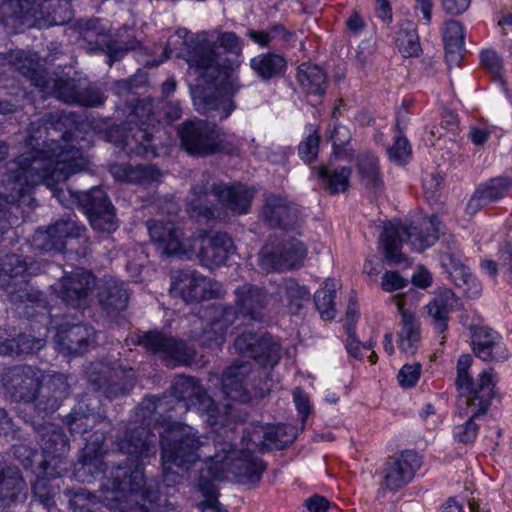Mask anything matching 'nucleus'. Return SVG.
I'll list each match as a JSON object with an SVG mask.
<instances>
[{
  "label": "nucleus",
  "mask_w": 512,
  "mask_h": 512,
  "mask_svg": "<svg viewBox=\"0 0 512 512\" xmlns=\"http://www.w3.org/2000/svg\"><path fill=\"white\" fill-rule=\"evenodd\" d=\"M82 123L75 112L45 114L30 123L27 144L32 149L18 156L8 166V182L21 198L26 187L45 184L59 197L58 185L73 174L84 171L88 161L79 148L71 144L73 130Z\"/></svg>",
  "instance_id": "f257e3e1"
},
{
  "label": "nucleus",
  "mask_w": 512,
  "mask_h": 512,
  "mask_svg": "<svg viewBox=\"0 0 512 512\" xmlns=\"http://www.w3.org/2000/svg\"><path fill=\"white\" fill-rule=\"evenodd\" d=\"M296 437L297 430L290 425L251 424L243 431L242 448L238 450L229 441H214L215 453L205 460L207 473L214 479L232 475L241 484L256 483L265 466L253 454L266 449H282Z\"/></svg>",
  "instance_id": "f03ea898"
},
{
  "label": "nucleus",
  "mask_w": 512,
  "mask_h": 512,
  "mask_svg": "<svg viewBox=\"0 0 512 512\" xmlns=\"http://www.w3.org/2000/svg\"><path fill=\"white\" fill-rule=\"evenodd\" d=\"M177 42L183 46V50L176 55L182 57L188 64V73L193 76L197 82H210L218 72V55L216 47L210 41L209 32L201 31L191 35L186 28H179L175 32ZM176 41L172 38L168 45L164 48L163 56L160 60H147L145 58L146 49L138 42L134 43L130 40V51L134 52V57L143 62L146 66H157L168 59L172 53L171 46ZM193 103L197 111L200 113H208L212 110H219L221 119L227 118L235 108L234 103L230 99H219L205 92L198 83L191 91Z\"/></svg>",
  "instance_id": "7ed1b4c3"
},
{
  "label": "nucleus",
  "mask_w": 512,
  "mask_h": 512,
  "mask_svg": "<svg viewBox=\"0 0 512 512\" xmlns=\"http://www.w3.org/2000/svg\"><path fill=\"white\" fill-rule=\"evenodd\" d=\"M1 383L12 402L29 405V414L40 417H51L70 393L64 374L45 376L39 368L26 364L6 368Z\"/></svg>",
  "instance_id": "20e7f679"
},
{
  "label": "nucleus",
  "mask_w": 512,
  "mask_h": 512,
  "mask_svg": "<svg viewBox=\"0 0 512 512\" xmlns=\"http://www.w3.org/2000/svg\"><path fill=\"white\" fill-rule=\"evenodd\" d=\"M148 231L151 240L164 254L186 259L197 257L209 269L224 265L234 251L233 241L225 233L197 231L183 238L182 231L172 221L158 220L149 222Z\"/></svg>",
  "instance_id": "39448f33"
},
{
  "label": "nucleus",
  "mask_w": 512,
  "mask_h": 512,
  "mask_svg": "<svg viewBox=\"0 0 512 512\" xmlns=\"http://www.w3.org/2000/svg\"><path fill=\"white\" fill-rule=\"evenodd\" d=\"M472 364L470 355H461L457 361L456 385L461 394L453 437L460 443L473 442L478 434V421L488 410L494 396V380L491 370H484L473 381L468 370Z\"/></svg>",
  "instance_id": "423d86ee"
},
{
  "label": "nucleus",
  "mask_w": 512,
  "mask_h": 512,
  "mask_svg": "<svg viewBox=\"0 0 512 512\" xmlns=\"http://www.w3.org/2000/svg\"><path fill=\"white\" fill-rule=\"evenodd\" d=\"M124 436H127L124 431ZM112 455L122 454L123 460L112 462L110 476L101 484V497L80 489L72 493L69 504L73 512H128V440L126 437L115 441Z\"/></svg>",
  "instance_id": "0eeeda50"
},
{
  "label": "nucleus",
  "mask_w": 512,
  "mask_h": 512,
  "mask_svg": "<svg viewBox=\"0 0 512 512\" xmlns=\"http://www.w3.org/2000/svg\"><path fill=\"white\" fill-rule=\"evenodd\" d=\"M254 196V190L243 185L228 186L208 182L195 185L187 203V212L191 218L214 217L213 203L217 201L222 207L234 214L247 213Z\"/></svg>",
  "instance_id": "6e6552de"
},
{
  "label": "nucleus",
  "mask_w": 512,
  "mask_h": 512,
  "mask_svg": "<svg viewBox=\"0 0 512 512\" xmlns=\"http://www.w3.org/2000/svg\"><path fill=\"white\" fill-rule=\"evenodd\" d=\"M438 225V218L434 215L425 217L419 223H412L409 226L385 224L380 236V244L385 256L395 264L405 261L400 252L404 241L418 252L431 247L438 239Z\"/></svg>",
  "instance_id": "1a4fd4ad"
},
{
  "label": "nucleus",
  "mask_w": 512,
  "mask_h": 512,
  "mask_svg": "<svg viewBox=\"0 0 512 512\" xmlns=\"http://www.w3.org/2000/svg\"><path fill=\"white\" fill-rule=\"evenodd\" d=\"M2 23L17 32L23 26H31L38 14L50 18L56 25L72 18L70 0H4L0 6Z\"/></svg>",
  "instance_id": "9d476101"
},
{
  "label": "nucleus",
  "mask_w": 512,
  "mask_h": 512,
  "mask_svg": "<svg viewBox=\"0 0 512 512\" xmlns=\"http://www.w3.org/2000/svg\"><path fill=\"white\" fill-rule=\"evenodd\" d=\"M162 465L165 472L170 465L179 467L195 463L205 456L209 447L208 438L198 434V431L184 423H173L161 436Z\"/></svg>",
  "instance_id": "9b49d317"
},
{
  "label": "nucleus",
  "mask_w": 512,
  "mask_h": 512,
  "mask_svg": "<svg viewBox=\"0 0 512 512\" xmlns=\"http://www.w3.org/2000/svg\"><path fill=\"white\" fill-rule=\"evenodd\" d=\"M155 454L153 440L145 437L144 440L132 442L130 440V464L137 462L144 464L145 460ZM154 480L147 481L138 467L130 474V512H161L160 507L166 502L156 487Z\"/></svg>",
  "instance_id": "f8f14e48"
},
{
  "label": "nucleus",
  "mask_w": 512,
  "mask_h": 512,
  "mask_svg": "<svg viewBox=\"0 0 512 512\" xmlns=\"http://www.w3.org/2000/svg\"><path fill=\"white\" fill-rule=\"evenodd\" d=\"M182 147L193 155H211L218 152L234 154L238 145L217 125L203 120L186 121L178 127Z\"/></svg>",
  "instance_id": "ddd939ff"
},
{
  "label": "nucleus",
  "mask_w": 512,
  "mask_h": 512,
  "mask_svg": "<svg viewBox=\"0 0 512 512\" xmlns=\"http://www.w3.org/2000/svg\"><path fill=\"white\" fill-rule=\"evenodd\" d=\"M12 63L40 92L52 95L66 104L76 103L80 87L75 79L49 74L46 69L25 56L23 51L15 54Z\"/></svg>",
  "instance_id": "4468645a"
},
{
  "label": "nucleus",
  "mask_w": 512,
  "mask_h": 512,
  "mask_svg": "<svg viewBox=\"0 0 512 512\" xmlns=\"http://www.w3.org/2000/svg\"><path fill=\"white\" fill-rule=\"evenodd\" d=\"M29 422L36 431L41 448L46 458L44 460L45 475L48 477L61 476L67 469L65 458L70 450L69 442L63 430L49 421L51 417H40L28 414Z\"/></svg>",
  "instance_id": "2eb2a0df"
},
{
  "label": "nucleus",
  "mask_w": 512,
  "mask_h": 512,
  "mask_svg": "<svg viewBox=\"0 0 512 512\" xmlns=\"http://www.w3.org/2000/svg\"><path fill=\"white\" fill-rule=\"evenodd\" d=\"M172 292L186 303L219 297L224 293L222 284L196 271H180L171 285Z\"/></svg>",
  "instance_id": "dca6fc26"
},
{
  "label": "nucleus",
  "mask_w": 512,
  "mask_h": 512,
  "mask_svg": "<svg viewBox=\"0 0 512 512\" xmlns=\"http://www.w3.org/2000/svg\"><path fill=\"white\" fill-rule=\"evenodd\" d=\"M420 456L414 451H404L391 457L383 468L381 488L396 491L408 484L421 467Z\"/></svg>",
  "instance_id": "f3484780"
},
{
  "label": "nucleus",
  "mask_w": 512,
  "mask_h": 512,
  "mask_svg": "<svg viewBox=\"0 0 512 512\" xmlns=\"http://www.w3.org/2000/svg\"><path fill=\"white\" fill-rule=\"evenodd\" d=\"M306 253L307 249L302 242L291 239L278 252L265 246L259 254V265L265 272L291 269L303 263Z\"/></svg>",
  "instance_id": "a211bd4d"
},
{
  "label": "nucleus",
  "mask_w": 512,
  "mask_h": 512,
  "mask_svg": "<svg viewBox=\"0 0 512 512\" xmlns=\"http://www.w3.org/2000/svg\"><path fill=\"white\" fill-rule=\"evenodd\" d=\"M173 389L175 396L185 402L188 409L195 408L201 414L207 415V421L212 425L218 422V408L214 400L206 395L194 378L184 376L177 378Z\"/></svg>",
  "instance_id": "6ab92c4d"
},
{
  "label": "nucleus",
  "mask_w": 512,
  "mask_h": 512,
  "mask_svg": "<svg viewBox=\"0 0 512 512\" xmlns=\"http://www.w3.org/2000/svg\"><path fill=\"white\" fill-rule=\"evenodd\" d=\"M94 285L93 275L83 268H77L60 279L57 293L67 305L83 308L87 305L88 296Z\"/></svg>",
  "instance_id": "aec40b11"
},
{
  "label": "nucleus",
  "mask_w": 512,
  "mask_h": 512,
  "mask_svg": "<svg viewBox=\"0 0 512 512\" xmlns=\"http://www.w3.org/2000/svg\"><path fill=\"white\" fill-rule=\"evenodd\" d=\"M142 343L147 349L158 354L169 366L187 365L194 357V351L186 347L184 342L159 332L147 333Z\"/></svg>",
  "instance_id": "412c9836"
},
{
  "label": "nucleus",
  "mask_w": 512,
  "mask_h": 512,
  "mask_svg": "<svg viewBox=\"0 0 512 512\" xmlns=\"http://www.w3.org/2000/svg\"><path fill=\"white\" fill-rule=\"evenodd\" d=\"M83 228L71 218L57 220L46 230L38 229L33 237L34 245L44 251L62 252L69 238H77Z\"/></svg>",
  "instance_id": "4be33fe9"
},
{
  "label": "nucleus",
  "mask_w": 512,
  "mask_h": 512,
  "mask_svg": "<svg viewBox=\"0 0 512 512\" xmlns=\"http://www.w3.org/2000/svg\"><path fill=\"white\" fill-rule=\"evenodd\" d=\"M234 348L239 353L246 354L263 365H274L280 358L281 347L271 336H257L248 332L238 336Z\"/></svg>",
  "instance_id": "5701e85b"
},
{
  "label": "nucleus",
  "mask_w": 512,
  "mask_h": 512,
  "mask_svg": "<svg viewBox=\"0 0 512 512\" xmlns=\"http://www.w3.org/2000/svg\"><path fill=\"white\" fill-rule=\"evenodd\" d=\"M27 485L18 467L0 462V509L23 502Z\"/></svg>",
  "instance_id": "b1692460"
},
{
  "label": "nucleus",
  "mask_w": 512,
  "mask_h": 512,
  "mask_svg": "<svg viewBox=\"0 0 512 512\" xmlns=\"http://www.w3.org/2000/svg\"><path fill=\"white\" fill-rule=\"evenodd\" d=\"M93 328L84 324H62L58 328L56 341L67 354L81 355L92 341Z\"/></svg>",
  "instance_id": "393cba45"
},
{
  "label": "nucleus",
  "mask_w": 512,
  "mask_h": 512,
  "mask_svg": "<svg viewBox=\"0 0 512 512\" xmlns=\"http://www.w3.org/2000/svg\"><path fill=\"white\" fill-rule=\"evenodd\" d=\"M475 354L483 361H502L507 358V349L501 336L488 327H478L472 336Z\"/></svg>",
  "instance_id": "a878e982"
},
{
  "label": "nucleus",
  "mask_w": 512,
  "mask_h": 512,
  "mask_svg": "<svg viewBox=\"0 0 512 512\" xmlns=\"http://www.w3.org/2000/svg\"><path fill=\"white\" fill-rule=\"evenodd\" d=\"M236 305L244 319L260 321L263 318L268 298L262 288L244 284L235 290Z\"/></svg>",
  "instance_id": "bb28decb"
},
{
  "label": "nucleus",
  "mask_w": 512,
  "mask_h": 512,
  "mask_svg": "<svg viewBox=\"0 0 512 512\" xmlns=\"http://www.w3.org/2000/svg\"><path fill=\"white\" fill-rule=\"evenodd\" d=\"M457 305L458 298L450 289L437 290L433 299L425 305L424 309L438 333H443L447 329L449 315Z\"/></svg>",
  "instance_id": "cd10ccee"
},
{
  "label": "nucleus",
  "mask_w": 512,
  "mask_h": 512,
  "mask_svg": "<svg viewBox=\"0 0 512 512\" xmlns=\"http://www.w3.org/2000/svg\"><path fill=\"white\" fill-rule=\"evenodd\" d=\"M442 267L450 274L455 284L462 287L464 292L471 298H476L481 294V283L470 273L469 269L463 265L461 259L452 253H443L440 255Z\"/></svg>",
  "instance_id": "c85d7f7f"
},
{
  "label": "nucleus",
  "mask_w": 512,
  "mask_h": 512,
  "mask_svg": "<svg viewBox=\"0 0 512 512\" xmlns=\"http://www.w3.org/2000/svg\"><path fill=\"white\" fill-rule=\"evenodd\" d=\"M397 310L401 315L400 330L398 331V348L405 354H414L420 342L419 323L415 314L406 309L403 302L398 298H393Z\"/></svg>",
  "instance_id": "c756f323"
},
{
  "label": "nucleus",
  "mask_w": 512,
  "mask_h": 512,
  "mask_svg": "<svg viewBox=\"0 0 512 512\" xmlns=\"http://www.w3.org/2000/svg\"><path fill=\"white\" fill-rule=\"evenodd\" d=\"M251 373V365L246 362L231 365L223 374L222 390L232 401L246 402L249 400L245 388V380Z\"/></svg>",
  "instance_id": "7c9ffc66"
},
{
  "label": "nucleus",
  "mask_w": 512,
  "mask_h": 512,
  "mask_svg": "<svg viewBox=\"0 0 512 512\" xmlns=\"http://www.w3.org/2000/svg\"><path fill=\"white\" fill-rule=\"evenodd\" d=\"M262 215L271 225L289 227L296 223L298 209L279 196L269 195L265 199Z\"/></svg>",
  "instance_id": "2f4dec72"
},
{
  "label": "nucleus",
  "mask_w": 512,
  "mask_h": 512,
  "mask_svg": "<svg viewBox=\"0 0 512 512\" xmlns=\"http://www.w3.org/2000/svg\"><path fill=\"white\" fill-rule=\"evenodd\" d=\"M512 187V180L508 177H496L480 186L467 204V209L475 211L503 198Z\"/></svg>",
  "instance_id": "473e14b6"
},
{
  "label": "nucleus",
  "mask_w": 512,
  "mask_h": 512,
  "mask_svg": "<svg viewBox=\"0 0 512 512\" xmlns=\"http://www.w3.org/2000/svg\"><path fill=\"white\" fill-rule=\"evenodd\" d=\"M97 296L100 306L110 316H117L127 307L128 294L116 280H106L100 286Z\"/></svg>",
  "instance_id": "72a5a7b5"
},
{
  "label": "nucleus",
  "mask_w": 512,
  "mask_h": 512,
  "mask_svg": "<svg viewBox=\"0 0 512 512\" xmlns=\"http://www.w3.org/2000/svg\"><path fill=\"white\" fill-rule=\"evenodd\" d=\"M9 301L14 305L28 304L44 308L45 303L42 299V293L32 288L25 281H9L2 283Z\"/></svg>",
  "instance_id": "f704fd0d"
},
{
  "label": "nucleus",
  "mask_w": 512,
  "mask_h": 512,
  "mask_svg": "<svg viewBox=\"0 0 512 512\" xmlns=\"http://www.w3.org/2000/svg\"><path fill=\"white\" fill-rule=\"evenodd\" d=\"M250 68L262 80H269L284 72L286 60L274 53L259 54L250 59Z\"/></svg>",
  "instance_id": "c9c22d12"
},
{
  "label": "nucleus",
  "mask_w": 512,
  "mask_h": 512,
  "mask_svg": "<svg viewBox=\"0 0 512 512\" xmlns=\"http://www.w3.org/2000/svg\"><path fill=\"white\" fill-rule=\"evenodd\" d=\"M297 81L309 94L321 95L326 88V74L317 65L303 63L298 67Z\"/></svg>",
  "instance_id": "e433bc0d"
},
{
  "label": "nucleus",
  "mask_w": 512,
  "mask_h": 512,
  "mask_svg": "<svg viewBox=\"0 0 512 512\" xmlns=\"http://www.w3.org/2000/svg\"><path fill=\"white\" fill-rule=\"evenodd\" d=\"M357 173L361 183L368 189L378 191L383 186V181L378 167V159L364 152L358 156Z\"/></svg>",
  "instance_id": "4c0bfd02"
},
{
  "label": "nucleus",
  "mask_w": 512,
  "mask_h": 512,
  "mask_svg": "<svg viewBox=\"0 0 512 512\" xmlns=\"http://www.w3.org/2000/svg\"><path fill=\"white\" fill-rule=\"evenodd\" d=\"M154 117L152 113L151 103L144 101L138 102L133 112L130 113V124L135 122L138 129L133 133V138L137 143L143 144L144 142H150L152 140V133L149 131L150 126L153 125Z\"/></svg>",
  "instance_id": "58836bf2"
},
{
  "label": "nucleus",
  "mask_w": 512,
  "mask_h": 512,
  "mask_svg": "<svg viewBox=\"0 0 512 512\" xmlns=\"http://www.w3.org/2000/svg\"><path fill=\"white\" fill-rule=\"evenodd\" d=\"M442 36L448 61H458L464 46V29L460 22L448 20L444 23Z\"/></svg>",
  "instance_id": "ea45409f"
},
{
  "label": "nucleus",
  "mask_w": 512,
  "mask_h": 512,
  "mask_svg": "<svg viewBox=\"0 0 512 512\" xmlns=\"http://www.w3.org/2000/svg\"><path fill=\"white\" fill-rule=\"evenodd\" d=\"M44 341L28 334H20L17 338H6L0 342L2 355H27L39 351Z\"/></svg>",
  "instance_id": "a19ab883"
},
{
  "label": "nucleus",
  "mask_w": 512,
  "mask_h": 512,
  "mask_svg": "<svg viewBox=\"0 0 512 512\" xmlns=\"http://www.w3.org/2000/svg\"><path fill=\"white\" fill-rule=\"evenodd\" d=\"M279 301L291 313H296L305 301L309 299V292L293 279H286L279 286Z\"/></svg>",
  "instance_id": "79ce46f5"
},
{
  "label": "nucleus",
  "mask_w": 512,
  "mask_h": 512,
  "mask_svg": "<svg viewBox=\"0 0 512 512\" xmlns=\"http://www.w3.org/2000/svg\"><path fill=\"white\" fill-rule=\"evenodd\" d=\"M350 175L349 167L337 169L324 166L318 169V176L322 180L324 188L330 193L344 192L348 188Z\"/></svg>",
  "instance_id": "37998d69"
},
{
  "label": "nucleus",
  "mask_w": 512,
  "mask_h": 512,
  "mask_svg": "<svg viewBox=\"0 0 512 512\" xmlns=\"http://www.w3.org/2000/svg\"><path fill=\"white\" fill-rule=\"evenodd\" d=\"M77 200L87 216H90V214L94 212L114 208L108 201L106 193L98 187H94L89 191L78 192Z\"/></svg>",
  "instance_id": "c03bdc74"
},
{
  "label": "nucleus",
  "mask_w": 512,
  "mask_h": 512,
  "mask_svg": "<svg viewBox=\"0 0 512 512\" xmlns=\"http://www.w3.org/2000/svg\"><path fill=\"white\" fill-rule=\"evenodd\" d=\"M397 47L404 57L417 56L420 52L418 33L412 22H406L401 25L397 34Z\"/></svg>",
  "instance_id": "a18cd8bd"
},
{
  "label": "nucleus",
  "mask_w": 512,
  "mask_h": 512,
  "mask_svg": "<svg viewBox=\"0 0 512 512\" xmlns=\"http://www.w3.org/2000/svg\"><path fill=\"white\" fill-rule=\"evenodd\" d=\"M111 365V372L107 377V384L104 388V394L107 398H116L125 393L127 384L126 368L119 360L114 361Z\"/></svg>",
  "instance_id": "49530a36"
},
{
  "label": "nucleus",
  "mask_w": 512,
  "mask_h": 512,
  "mask_svg": "<svg viewBox=\"0 0 512 512\" xmlns=\"http://www.w3.org/2000/svg\"><path fill=\"white\" fill-rule=\"evenodd\" d=\"M102 444L103 439L99 437L92 442H87L82 455V469L85 472L93 474L95 471H103L105 464L100 459Z\"/></svg>",
  "instance_id": "de8ad7c7"
},
{
  "label": "nucleus",
  "mask_w": 512,
  "mask_h": 512,
  "mask_svg": "<svg viewBox=\"0 0 512 512\" xmlns=\"http://www.w3.org/2000/svg\"><path fill=\"white\" fill-rule=\"evenodd\" d=\"M335 285L327 281L323 288L315 293V305L321 317L324 320H330L335 317Z\"/></svg>",
  "instance_id": "09e8293b"
},
{
  "label": "nucleus",
  "mask_w": 512,
  "mask_h": 512,
  "mask_svg": "<svg viewBox=\"0 0 512 512\" xmlns=\"http://www.w3.org/2000/svg\"><path fill=\"white\" fill-rule=\"evenodd\" d=\"M233 316L234 313L231 308L225 309L222 313V318L214 320L210 324L209 329L205 330L199 338L205 344L210 345V342H215L217 345L221 344L227 333V323L232 322Z\"/></svg>",
  "instance_id": "8fccbe9b"
},
{
  "label": "nucleus",
  "mask_w": 512,
  "mask_h": 512,
  "mask_svg": "<svg viewBox=\"0 0 512 512\" xmlns=\"http://www.w3.org/2000/svg\"><path fill=\"white\" fill-rule=\"evenodd\" d=\"M27 270L25 261L20 256L11 254L5 255L0 259V285L22 275Z\"/></svg>",
  "instance_id": "3c124183"
},
{
  "label": "nucleus",
  "mask_w": 512,
  "mask_h": 512,
  "mask_svg": "<svg viewBox=\"0 0 512 512\" xmlns=\"http://www.w3.org/2000/svg\"><path fill=\"white\" fill-rule=\"evenodd\" d=\"M111 372V365L105 362H91L85 369V376L88 383L95 391H103L107 384L108 374Z\"/></svg>",
  "instance_id": "603ef678"
},
{
  "label": "nucleus",
  "mask_w": 512,
  "mask_h": 512,
  "mask_svg": "<svg viewBox=\"0 0 512 512\" xmlns=\"http://www.w3.org/2000/svg\"><path fill=\"white\" fill-rule=\"evenodd\" d=\"M92 227L101 232H111L116 229L115 212L113 209L94 212L87 216Z\"/></svg>",
  "instance_id": "864d4df0"
},
{
  "label": "nucleus",
  "mask_w": 512,
  "mask_h": 512,
  "mask_svg": "<svg viewBox=\"0 0 512 512\" xmlns=\"http://www.w3.org/2000/svg\"><path fill=\"white\" fill-rule=\"evenodd\" d=\"M319 135L315 127H309V133L305 140H303L298 148L300 157L307 162L313 161L318 153Z\"/></svg>",
  "instance_id": "5fc2aeb1"
},
{
  "label": "nucleus",
  "mask_w": 512,
  "mask_h": 512,
  "mask_svg": "<svg viewBox=\"0 0 512 512\" xmlns=\"http://www.w3.org/2000/svg\"><path fill=\"white\" fill-rule=\"evenodd\" d=\"M48 476L45 478L38 479L33 485L34 496L39 500L41 504L46 508H50L55 505L56 489L51 487L48 483Z\"/></svg>",
  "instance_id": "6e6d98bb"
},
{
  "label": "nucleus",
  "mask_w": 512,
  "mask_h": 512,
  "mask_svg": "<svg viewBox=\"0 0 512 512\" xmlns=\"http://www.w3.org/2000/svg\"><path fill=\"white\" fill-rule=\"evenodd\" d=\"M388 155L391 161L396 164H404L411 155V148L408 140L404 137H397L394 144L388 149Z\"/></svg>",
  "instance_id": "4d7b16f0"
},
{
  "label": "nucleus",
  "mask_w": 512,
  "mask_h": 512,
  "mask_svg": "<svg viewBox=\"0 0 512 512\" xmlns=\"http://www.w3.org/2000/svg\"><path fill=\"white\" fill-rule=\"evenodd\" d=\"M104 101L105 96L100 90L92 87H87L84 89H79V96L75 104L91 108L102 105Z\"/></svg>",
  "instance_id": "13d9d810"
},
{
  "label": "nucleus",
  "mask_w": 512,
  "mask_h": 512,
  "mask_svg": "<svg viewBox=\"0 0 512 512\" xmlns=\"http://www.w3.org/2000/svg\"><path fill=\"white\" fill-rule=\"evenodd\" d=\"M421 373V365L419 363L404 365L397 376L399 385L403 388H410L414 386Z\"/></svg>",
  "instance_id": "bf43d9fd"
},
{
  "label": "nucleus",
  "mask_w": 512,
  "mask_h": 512,
  "mask_svg": "<svg viewBox=\"0 0 512 512\" xmlns=\"http://www.w3.org/2000/svg\"><path fill=\"white\" fill-rule=\"evenodd\" d=\"M217 42L227 53L240 55L242 51L241 41L234 32H223L217 37Z\"/></svg>",
  "instance_id": "052dcab7"
},
{
  "label": "nucleus",
  "mask_w": 512,
  "mask_h": 512,
  "mask_svg": "<svg viewBox=\"0 0 512 512\" xmlns=\"http://www.w3.org/2000/svg\"><path fill=\"white\" fill-rule=\"evenodd\" d=\"M407 285V280L403 278L398 272L387 271L382 276L381 288L385 292H393L404 288Z\"/></svg>",
  "instance_id": "680f3d73"
},
{
  "label": "nucleus",
  "mask_w": 512,
  "mask_h": 512,
  "mask_svg": "<svg viewBox=\"0 0 512 512\" xmlns=\"http://www.w3.org/2000/svg\"><path fill=\"white\" fill-rule=\"evenodd\" d=\"M347 330V339H346V349L349 354L354 356L355 358L362 357V350H371L374 347V343L369 341L367 344L362 345L358 339L355 337L354 333L351 330L350 326L346 327Z\"/></svg>",
  "instance_id": "e2e57ef3"
},
{
  "label": "nucleus",
  "mask_w": 512,
  "mask_h": 512,
  "mask_svg": "<svg viewBox=\"0 0 512 512\" xmlns=\"http://www.w3.org/2000/svg\"><path fill=\"white\" fill-rule=\"evenodd\" d=\"M106 139L115 145L118 152H122L127 145V129L122 126H112L106 132Z\"/></svg>",
  "instance_id": "0e129e2a"
},
{
  "label": "nucleus",
  "mask_w": 512,
  "mask_h": 512,
  "mask_svg": "<svg viewBox=\"0 0 512 512\" xmlns=\"http://www.w3.org/2000/svg\"><path fill=\"white\" fill-rule=\"evenodd\" d=\"M96 44L101 50L105 49L107 51L110 65L113 61H116L125 55V50L117 48L116 43L111 40H107V36L105 35H99L96 40Z\"/></svg>",
  "instance_id": "69168bd1"
},
{
  "label": "nucleus",
  "mask_w": 512,
  "mask_h": 512,
  "mask_svg": "<svg viewBox=\"0 0 512 512\" xmlns=\"http://www.w3.org/2000/svg\"><path fill=\"white\" fill-rule=\"evenodd\" d=\"M157 172L152 167L139 166L130 169V183L137 182L139 184H147L156 179Z\"/></svg>",
  "instance_id": "338daca9"
},
{
  "label": "nucleus",
  "mask_w": 512,
  "mask_h": 512,
  "mask_svg": "<svg viewBox=\"0 0 512 512\" xmlns=\"http://www.w3.org/2000/svg\"><path fill=\"white\" fill-rule=\"evenodd\" d=\"M481 63L495 76H499L502 70V61L498 54L492 50L481 52Z\"/></svg>",
  "instance_id": "774afa93"
}]
</instances>
